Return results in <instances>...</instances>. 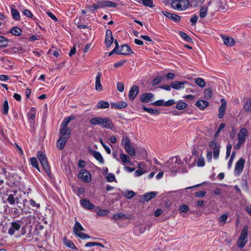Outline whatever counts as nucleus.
I'll return each mask as SVG.
<instances>
[{
    "label": "nucleus",
    "instance_id": "obj_52",
    "mask_svg": "<svg viewBox=\"0 0 251 251\" xmlns=\"http://www.w3.org/2000/svg\"><path fill=\"white\" fill-rule=\"evenodd\" d=\"M135 195V193L133 191H128L125 194V196L127 199H131Z\"/></svg>",
    "mask_w": 251,
    "mask_h": 251
},
{
    "label": "nucleus",
    "instance_id": "obj_37",
    "mask_svg": "<svg viewBox=\"0 0 251 251\" xmlns=\"http://www.w3.org/2000/svg\"><path fill=\"white\" fill-rule=\"evenodd\" d=\"M244 108L247 112L251 111V98L246 100L244 105Z\"/></svg>",
    "mask_w": 251,
    "mask_h": 251
},
{
    "label": "nucleus",
    "instance_id": "obj_54",
    "mask_svg": "<svg viewBox=\"0 0 251 251\" xmlns=\"http://www.w3.org/2000/svg\"><path fill=\"white\" fill-rule=\"evenodd\" d=\"M117 90L120 92H122L124 91V89H125V87H124V85L123 84V83L122 82H118L117 83Z\"/></svg>",
    "mask_w": 251,
    "mask_h": 251
},
{
    "label": "nucleus",
    "instance_id": "obj_62",
    "mask_svg": "<svg viewBox=\"0 0 251 251\" xmlns=\"http://www.w3.org/2000/svg\"><path fill=\"white\" fill-rule=\"evenodd\" d=\"M246 242L247 241L240 240V239H238L237 241L238 246L239 248H242L245 245Z\"/></svg>",
    "mask_w": 251,
    "mask_h": 251
},
{
    "label": "nucleus",
    "instance_id": "obj_31",
    "mask_svg": "<svg viewBox=\"0 0 251 251\" xmlns=\"http://www.w3.org/2000/svg\"><path fill=\"white\" fill-rule=\"evenodd\" d=\"M9 40L4 36H0V47H6L8 46Z\"/></svg>",
    "mask_w": 251,
    "mask_h": 251
},
{
    "label": "nucleus",
    "instance_id": "obj_2",
    "mask_svg": "<svg viewBox=\"0 0 251 251\" xmlns=\"http://www.w3.org/2000/svg\"><path fill=\"white\" fill-rule=\"evenodd\" d=\"M209 147L211 151H207L206 159L208 162H210L212 157V151H213L214 158L215 159H217L219 158L220 145L216 140H214L210 142Z\"/></svg>",
    "mask_w": 251,
    "mask_h": 251
},
{
    "label": "nucleus",
    "instance_id": "obj_43",
    "mask_svg": "<svg viewBox=\"0 0 251 251\" xmlns=\"http://www.w3.org/2000/svg\"><path fill=\"white\" fill-rule=\"evenodd\" d=\"M31 164L32 167L35 168L38 171L40 172L37 159L35 157L30 159Z\"/></svg>",
    "mask_w": 251,
    "mask_h": 251
},
{
    "label": "nucleus",
    "instance_id": "obj_61",
    "mask_svg": "<svg viewBox=\"0 0 251 251\" xmlns=\"http://www.w3.org/2000/svg\"><path fill=\"white\" fill-rule=\"evenodd\" d=\"M175 103H176V102L174 100H173V99L167 101H164V106H171V105H173V104H174Z\"/></svg>",
    "mask_w": 251,
    "mask_h": 251
},
{
    "label": "nucleus",
    "instance_id": "obj_45",
    "mask_svg": "<svg viewBox=\"0 0 251 251\" xmlns=\"http://www.w3.org/2000/svg\"><path fill=\"white\" fill-rule=\"evenodd\" d=\"M180 35L181 37L186 41L187 42H191L192 39L189 36H188L186 33L184 32L180 31L179 32Z\"/></svg>",
    "mask_w": 251,
    "mask_h": 251
},
{
    "label": "nucleus",
    "instance_id": "obj_32",
    "mask_svg": "<svg viewBox=\"0 0 251 251\" xmlns=\"http://www.w3.org/2000/svg\"><path fill=\"white\" fill-rule=\"evenodd\" d=\"M120 159L124 163H129L130 162V157L124 153L120 154Z\"/></svg>",
    "mask_w": 251,
    "mask_h": 251
},
{
    "label": "nucleus",
    "instance_id": "obj_35",
    "mask_svg": "<svg viewBox=\"0 0 251 251\" xmlns=\"http://www.w3.org/2000/svg\"><path fill=\"white\" fill-rule=\"evenodd\" d=\"M139 2L142 3L146 6L151 8H152L154 6L152 0H140Z\"/></svg>",
    "mask_w": 251,
    "mask_h": 251
},
{
    "label": "nucleus",
    "instance_id": "obj_47",
    "mask_svg": "<svg viewBox=\"0 0 251 251\" xmlns=\"http://www.w3.org/2000/svg\"><path fill=\"white\" fill-rule=\"evenodd\" d=\"M9 109L8 103L7 100H5L3 105L2 113L3 114L6 115L8 113Z\"/></svg>",
    "mask_w": 251,
    "mask_h": 251
},
{
    "label": "nucleus",
    "instance_id": "obj_16",
    "mask_svg": "<svg viewBox=\"0 0 251 251\" xmlns=\"http://www.w3.org/2000/svg\"><path fill=\"white\" fill-rule=\"evenodd\" d=\"M127 104L124 101H119L117 102H111V106L112 108L122 109L127 106Z\"/></svg>",
    "mask_w": 251,
    "mask_h": 251
},
{
    "label": "nucleus",
    "instance_id": "obj_58",
    "mask_svg": "<svg viewBox=\"0 0 251 251\" xmlns=\"http://www.w3.org/2000/svg\"><path fill=\"white\" fill-rule=\"evenodd\" d=\"M204 159L203 157H200L199 158L197 165L199 167H203L204 166Z\"/></svg>",
    "mask_w": 251,
    "mask_h": 251
},
{
    "label": "nucleus",
    "instance_id": "obj_39",
    "mask_svg": "<svg viewBox=\"0 0 251 251\" xmlns=\"http://www.w3.org/2000/svg\"><path fill=\"white\" fill-rule=\"evenodd\" d=\"M195 82L201 88H203L205 85L204 79L200 77L195 78Z\"/></svg>",
    "mask_w": 251,
    "mask_h": 251
},
{
    "label": "nucleus",
    "instance_id": "obj_14",
    "mask_svg": "<svg viewBox=\"0 0 251 251\" xmlns=\"http://www.w3.org/2000/svg\"><path fill=\"white\" fill-rule=\"evenodd\" d=\"M80 204L84 208L87 209H92L95 207V205L91 203L90 201L86 199H82L80 201Z\"/></svg>",
    "mask_w": 251,
    "mask_h": 251
},
{
    "label": "nucleus",
    "instance_id": "obj_12",
    "mask_svg": "<svg viewBox=\"0 0 251 251\" xmlns=\"http://www.w3.org/2000/svg\"><path fill=\"white\" fill-rule=\"evenodd\" d=\"M245 160L243 158H240L236 163L235 167V172L238 174L241 173L243 170Z\"/></svg>",
    "mask_w": 251,
    "mask_h": 251
},
{
    "label": "nucleus",
    "instance_id": "obj_5",
    "mask_svg": "<svg viewBox=\"0 0 251 251\" xmlns=\"http://www.w3.org/2000/svg\"><path fill=\"white\" fill-rule=\"evenodd\" d=\"M37 157L43 169L45 170L48 175L50 176L51 172L46 154L43 153L42 151H39L37 152Z\"/></svg>",
    "mask_w": 251,
    "mask_h": 251
},
{
    "label": "nucleus",
    "instance_id": "obj_55",
    "mask_svg": "<svg viewBox=\"0 0 251 251\" xmlns=\"http://www.w3.org/2000/svg\"><path fill=\"white\" fill-rule=\"evenodd\" d=\"M231 149H232V145L230 144H228L226 146V159L228 158L230 155Z\"/></svg>",
    "mask_w": 251,
    "mask_h": 251
},
{
    "label": "nucleus",
    "instance_id": "obj_40",
    "mask_svg": "<svg viewBox=\"0 0 251 251\" xmlns=\"http://www.w3.org/2000/svg\"><path fill=\"white\" fill-rule=\"evenodd\" d=\"M143 108L144 111L152 115H158L159 114V112L156 109L147 108L145 106H143Z\"/></svg>",
    "mask_w": 251,
    "mask_h": 251
},
{
    "label": "nucleus",
    "instance_id": "obj_21",
    "mask_svg": "<svg viewBox=\"0 0 251 251\" xmlns=\"http://www.w3.org/2000/svg\"><path fill=\"white\" fill-rule=\"evenodd\" d=\"M59 133L61 134V136H63L65 135V137H69L71 133V131L68 126H64L61 125V128L60 129Z\"/></svg>",
    "mask_w": 251,
    "mask_h": 251
},
{
    "label": "nucleus",
    "instance_id": "obj_22",
    "mask_svg": "<svg viewBox=\"0 0 251 251\" xmlns=\"http://www.w3.org/2000/svg\"><path fill=\"white\" fill-rule=\"evenodd\" d=\"M153 97V95L151 93H145L141 96V101L143 102H148Z\"/></svg>",
    "mask_w": 251,
    "mask_h": 251
},
{
    "label": "nucleus",
    "instance_id": "obj_60",
    "mask_svg": "<svg viewBox=\"0 0 251 251\" xmlns=\"http://www.w3.org/2000/svg\"><path fill=\"white\" fill-rule=\"evenodd\" d=\"M198 19V17L196 15H194L191 17L190 19V22L192 23V25H196Z\"/></svg>",
    "mask_w": 251,
    "mask_h": 251
},
{
    "label": "nucleus",
    "instance_id": "obj_44",
    "mask_svg": "<svg viewBox=\"0 0 251 251\" xmlns=\"http://www.w3.org/2000/svg\"><path fill=\"white\" fill-rule=\"evenodd\" d=\"M207 13V8L206 7H202L200 10V16L201 18H203L206 17Z\"/></svg>",
    "mask_w": 251,
    "mask_h": 251
},
{
    "label": "nucleus",
    "instance_id": "obj_3",
    "mask_svg": "<svg viewBox=\"0 0 251 251\" xmlns=\"http://www.w3.org/2000/svg\"><path fill=\"white\" fill-rule=\"evenodd\" d=\"M174 158H171L169 160L163 165V167L165 170H170L172 172L176 173L179 170V166L181 163V161L180 158L176 157V160L174 162Z\"/></svg>",
    "mask_w": 251,
    "mask_h": 251
},
{
    "label": "nucleus",
    "instance_id": "obj_4",
    "mask_svg": "<svg viewBox=\"0 0 251 251\" xmlns=\"http://www.w3.org/2000/svg\"><path fill=\"white\" fill-rule=\"evenodd\" d=\"M172 7L177 10H185L189 7V0H172L171 3Z\"/></svg>",
    "mask_w": 251,
    "mask_h": 251
},
{
    "label": "nucleus",
    "instance_id": "obj_26",
    "mask_svg": "<svg viewBox=\"0 0 251 251\" xmlns=\"http://www.w3.org/2000/svg\"><path fill=\"white\" fill-rule=\"evenodd\" d=\"M22 29L17 26L12 28L9 31V33H10L16 36H20L22 34Z\"/></svg>",
    "mask_w": 251,
    "mask_h": 251
},
{
    "label": "nucleus",
    "instance_id": "obj_49",
    "mask_svg": "<svg viewBox=\"0 0 251 251\" xmlns=\"http://www.w3.org/2000/svg\"><path fill=\"white\" fill-rule=\"evenodd\" d=\"M114 43L115 44V47L110 52H109V56H111L114 53H116L118 51V50L119 49V47L117 41L115 40Z\"/></svg>",
    "mask_w": 251,
    "mask_h": 251
},
{
    "label": "nucleus",
    "instance_id": "obj_64",
    "mask_svg": "<svg viewBox=\"0 0 251 251\" xmlns=\"http://www.w3.org/2000/svg\"><path fill=\"white\" fill-rule=\"evenodd\" d=\"M195 195L198 198H202L205 195V192L201 191L196 193Z\"/></svg>",
    "mask_w": 251,
    "mask_h": 251
},
{
    "label": "nucleus",
    "instance_id": "obj_51",
    "mask_svg": "<svg viewBox=\"0 0 251 251\" xmlns=\"http://www.w3.org/2000/svg\"><path fill=\"white\" fill-rule=\"evenodd\" d=\"M106 179L108 182H113L115 180V176L114 174L109 173L106 176Z\"/></svg>",
    "mask_w": 251,
    "mask_h": 251
},
{
    "label": "nucleus",
    "instance_id": "obj_33",
    "mask_svg": "<svg viewBox=\"0 0 251 251\" xmlns=\"http://www.w3.org/2000/svg\"><path fill=\"white\" fill-rule=\"evenodd\" d=\"M11 14L13 18L15 20L19 21L20 20V15L19 12L15 8H11Z\"/></svg>",
    "mask_w": 251,
    "mask_h": 251
},
{
    "label": "nucleus",
    "instance_id": "obj_29",
    "mask_svg": "<svg viewBox=\"0 0 251 251\" xmlns=\"http://www.w3.org/2000/svg\"><path fill=\"white\" fill-rule=\"evenodd\" d=\"M248 227L247 226H245L243 229L242 231L241 234L239 237V239L240 240L247 241L246 239L248 234Z\"/></svg>",
    "mask_w": 251,
    "mask_h": 251
},
{
    "label": "nucleus",
    "instance_id": "obj_25",
    "mask_svg": "<svg viewBox=\"0 0 251 251\" xmlns=\"http://www.w3.org/2000/svg\"><path fill=\"white\" fill-rule=\"evenodd\" d=\"M226 108V103H223L220 106L219 109L218 117L220 119L222 118L225 114V112Z\"/></svg>",
    "mask_w": 251,
    "mask_h": 251
},
{
    "label": "nucleus",
    "instance_id": "obj_41",
    "mask_svg": "<svg viewBox=\"0 0 251 251\" xmlns=\"http://www.w3.org/2000/svg\"><path fill=\"white\" fill-rule=\"evenodd\" d=\"M122 145L125 149L126 147L130 145V140L127 136H124L122 140Z\"/></svg>",
    "mask_w": 251,
    "mask_h": 251
},
{
    "label": "nucleus",
    "instance_id": "obj_13",
    "mask_svg": "<svg viewBox=\"0 0 251 251\" xmlns=\"http://www.w3.org/2000/svg\"><path fill=\"white\" fill-rule=\"evenodd\" d=\"M139 88L137 85L133 86L129 92V99L130 100H134L139 93Z\"/></svg>",
    "mask_w": 251,
    "mask_h": 251
},
{
    "label": "nucleus",
    "instance_id": "obj_34",
    "mask_svg": "<svg viewBox=\"0 0 251 251\" xmlns=\"http://www.w3.org/2000/svg\"><path fill=\"white\" fill-rule=\"evenodd\" d=\"M125 149L130 156H134L135 155V152L133 147L131 145H129V146L126 147Z\"/></svg>",
    "mask_w": 251,
    "mask_h": 251
},
{
    "label": "nucleus",
    "instance_id": "obj_19",
    "mask_svg": "<svg viewBox=\"0 0 251 251\" xmlns=\"http://www.w3.org/2000/svg\"><path fill=\"white\" fill-rule=\"evenodd\" d=\"M247 130L245 128H242L240 130L238 135V141H239L240 142L244 143L246 139V137L247 135Z\"/></svg>",
    "mask_w": 251,
    "mask_h": 251
},
{
    "label": "nucleus",
    "instance_id": "obj_9",
    "mask_svg": "<svg viewBox=\"0 0 251 251\" xmlns=\"http://www.w3.org/2000/svg\"><path fill=\"white\" fill-rule=\"evenodd\" d=\"M116 53L122 55H129L133 53V51L128 45H123L121 46L120 49H119Z\"/></svg>",
    "mask_w": 251,
    "mask_h": 251
},
{
    "label": "nucleus",
    "instance_id": "obj_8",
    "mask_svg": "<svg viewBox=\"0 0 251 251\" xmlns=\"http://www.w3.org/2000/svg\"><path fill=\"white\" fill-rule=\"evenodd\" d=\"M132 215H126L123 212H119L114 214L111 217V219L117 222L120 220H123L125 219H132Z\"/></svg>",
    "mask_w": 251,
    "mask_h": 251
},
{
    "label": "nucleus",
    "instance_id": "obj_63",
    "mask_svg": "<svg viewBox=\"0 0 251 251\" xmlns=\"http://www.w3.org/2000/svg\"><path fill=\"white\" fill-rule=\"evenodd\" d=\"M164 100H160L157 101H154L153 103H152V104L156 105V106H164Z\"/></svg>",
    "mask_w": 251,
    "mask_h": 251
},
{
    "label": "nucleus",
    "instance_id": "obj_42",
    "mask_svg": "<svg viewBox=\"0 0 251 251\" xmlns=\"http://www.w3.org/2000/svg\"><path fill=\"white\" fill-rule=\"evenodd\" d=\"M187 106V103L183 101H180L176 104V108L178 110H183L185 109Z\"/></svg>",
    "mask_w": 251,
    "mask_h": 251
},
{
    "label": "nucleus",
    "instance_id": "obj_17",
    "mask_svg": "<svg viewBox=\"0 0 251 251\" xmlns=\"http://www.w3.org/2000/svg\"><path fill=\"white\" fill-rule=\"evenodd\" d=\"M68 138L69 137H65V135H64L63 136H61L58 140L56 145L59 150H61L64 148L66 141Z\"/></svg>",
    "mask_w": 251,
    "mask_h": 251
},
{
    "label": "nucleus",
    "instance_id": "obj_46",
    "mask_svg": "<svg viewBox=\"0 0 251 251\" xmlns=\"http://www.w3.org/2000/svg\"><path fill=\"white\" fill-rule=\"evenodd\" d=\"M205 98L210 99L212 95V90L210 89H207L204 92Z\"/></svg>",
    "mask_w": 251,
    "mask_h": 251
},
{
    "label": "nucleus",
    "instance_id": "obj_28",
    "mask_svg": "<svg viewBox=\"0 0 251 251\" xmlns=\"http://www.w3.org/2000/svg\"><path fill=\"white\" fill-rule=\"evenodd\" d=\"M92 155L101 164L104 163V159L99 152L94 151L92 152Z\"/></svg>",
    "mask_w": 251,
    "mask_h": 251
},
{
    "label": "nucleus",
    "instance_id": "obj_18",
    "mask_svg": "<svg viewBox=\"0 0 251 251\" xmlns=\"http://www.w3.org/2000/svg\"><path fill=\"white\" fill-rule=\"evenodd\" d=\"M187 83L186 81L181 82L176 81L171 83V87L175 89L179 90L184 88V84Z\"/></svg>",
    "mask_w": 251,
    "mask_h": 251
},
{
    "label": "nucleus",
    "instance_id": "obj_7",
    "mask_svg": "<svg viewBox=\"0 0 251 251\" xmlns=\"http://www.w3.org/2000/svg\"><path fill=\"white\" fill-rule=\"evenodd\" d=\"M78 177L85 182H89L91 180V175L86 170H81L78 175Z\"/></svg>",
    "mask_w": 251,
    "mask_h": 251
},
{
    "label": "nucleus",
    "instance_id": "obj_23",
    "mask_svg": "<svg viewBox=\"0 0 251 251\" xmlns=\"http://www.w3.org/2000/svg\"><path fill=\"white\" fill-rule=\"evenodd\" d=\"M208 102L204 100H198L196 103V105L201 110H203L208 106Z\"/></svg>",
    "mask_w": 251,
    "mask_h": 251
},
{
    "label": "nucleus",
    "instance_id": "obj_1",
    "mask_svg": "<svg viewBox=\"0 0 251 251\" xmlns=\"http://www.w3.org/2000/svg\"><path fill=\"white\" fill-rule=\"evenodd\" d=\"M90 125L96 126H99L102 128L106 129H112L114 126L112 121L109 118H102L97 117L91 119L90 120Z\"/></svg>",
    "mask_w": 251,
    "mask_h": 251
},
{
    "label": "nucleus",
    "instance_id": "obj_6",
    "mask_svg": "<svg viewBox=\"0 0 251 251\" xmlns=\"http://www.w3.org/2000/svg\"><path fill=\"white\" fill-rule=\"evenodd\" d=\"M84 228L82 227L81 225L77 221L75 222V226L73 227V232L74 234L82 239H89L90 238L88 235L82 233L80 231H83Z\"/></svg>",
    "mask_w": 251,
    "mask_h": 251
},
{
    "label": "nucleus",
    "instance_id": "obj_11",
    "mask_svg": "<svg viewBox=\"0 0 251 251\" xmlns=\"http://www.w3.org/2000/svg\"><path fill=\"white\" fill-rule=\"evenodd\" d=\"M114 40L112 31L107 29L106 31L105 43L107 47H109L112 44Z\"/></svg>",
    "mask_w": 251,
    "mask_h": 251
},
{
    "label": "nucleus",
    "instance_id": "obj_57",
    "mask_svg": "<svg viewBox=\"0 0 251 251\" xmlns=\"http://www.w3.org/2000/svg\"><path fill=\"white\" fill-rule=\"evenodd\" d=\"M117 5H118V4L116 2H112L111 1L106 0V7H116Z\"/></svg>",
    "mask_w": 251,
    "mask_h": 251
},
{
    "label": "nucleus",
    "instance_id": "obj_53",
    "mask_svg": "<svg viewBox=\"0 0 251 251\" xmlns=\"http://www.w3.org/2000/svg\"><path fill=\"white\" fill-rule=\"evenodd\" d=\"M100 143H101V144L102 145V146H103V147L104 148V149H105L106 152L110 154L111 153V150L110 149L109 147H108V146H107L103 142L102 140V139H100Z\"/></svg>",
    "mask_w": 251,
    "mask_h": 251
},
{
    "label": "nucleus",
    "instance_id": "obj_10",
    "mask_svg": "<svg viewBox=\"0 0 251 251\" xmlns=\"http://www.w3.org/2000/svg\"><path fill=\"white\" fill-rule=\"evenodd\" d=\"M162 13L165 16H166L169 19H171L175 22H179L181 19L180 16H179V15L176 14L171 13L168 11H162Z\"/></svg>",
    "mask_w": 251,
    "mask_h": 251
},
{
    "label": "nucleus",
    "instance_id": "obj_50",
    "mask_svg": "<svg viewBox=\"0 0 251 251\" xmlns=\"http://www.w3.org/2000/svg\"><path fill=\"white\" fill-rule=\"evenodd\" d=\"M228 218V214H223L219 218V221L223 224H225Z\"/></svg>",
    "mask_w": 251,
    "mask_h": 251
},
{
    "label": "nucleus",
    "instance_id": "obj_30",
    "mask_svg": "<svg viewBox=\"0 0 251 251\" xmlns=\"http://www.w3.org/2000/svg\"><path fill=\"white\" fill-rule=\"evenodd\" d=\"M109 105L108 102L104 100H100L97 103V108L100 109H105L108 108Z\"/></svg>",
    "mask_w": 251,
    "mask_h": 251
},
{
    "label": "nucleus",
    "instance_id": "obj_15",
    "mask_svg": "<svg viewBox=\"0 0 251 251\" xmlns=\"http://www.w3.org/2000/svg\"><path fill=\"white\" fill-rule=\"evenodd\" d=\"M101 73L98 72L96 77L95 89L97 91H101L102 90V86L100 82Z\"/></svg>",
    "mask_w": 251,
    "mask_h": 251
},
{
    "label": "nucleus",
    "instance_id": "obj_59",
    "mask_svg": "<svg viewBox=\"0 0 251 251\" xmlns=\"http://www.w3.org/2000/svg\"><path fill=\"white\" fill-rule=\"evenodd\" d=\"M189 208L187 205L182 204L179 207V210L181 212H186L188 211Z\"/></svg>",
    "mask_w": 251,
    "mask_h": 251
},
{
    "label": "nucleus",
    "instance_id": "obj_48",
    "mask_svg": "<svg viewBox=\"0 0 251 251\" xmlns=\"http://www.w3.org/2000/svg\"><path fill=\"white\" fill-rule=\"evenodd\" d=\"M106 0L98 1L97 5H94V9H98L99 8H103L106 7Z\"/></svg>",
    "mask_w": 251,
    "mask_h": 251
},
{
    "label": "nucleus",
    "instance_id": "obj_20",
    "mask_svg": "<svg viewBox=\"0 0 251 251\" xmlns=\"http://www.w3.org/2000/svg\"><path fill=\"white\" fill-rule=\"evenodd\" d=\"M21 226L16 222H12L11 223V227L8 229V233L12 235L14 234L16 230L20 229Z\"/></svg>",
    "mask_w": 251,
    "mask_h": 251
},
{
    "label": "nucleus",
    "instance_id": "obj_24",
    "mask_svg": "<svg viewBox=\"0 0 251 251\" xmlns=\"http://www.w3.org/2000/svg\"><path fill=\"white\" fill-rule=\"evenodd\" d=\"M223 39L224 43L226 46L232 47L235 44V41L232 38L223 36Z\"/></svg>",
    "mask_w": 251,
    "mask_h": 251
},
{
    "label": "nucleus",
    "instance_id": "obj_38",
    "mask_svg": "<svg viewBox=\"0 0 251 251\" xmlns=\"http://www.w3.org/2000/svg\"><path fill=\"white\" fill-rule=\"evenodd\" d=\"M7 201L10 204H14L16 201L17 202H19V199L18 198H15L14 195L10 194L8 196Z\"/></svg>",
    "mask_w": 251,
    "mask_h": 251
},
{
    "label": "nucleus",
    "instance_id": "obj_36",
    "mask_svg": "<svg viewBox=\"0 0 251 251\" xmlns=\"http://www.w3.org/2000/svg\"><path fill=\"white\" fill-rule=\"evenodd\" d=\"M97 211V214L99 216H106L109 213V211L106 209H101L100 207H97L96 210Z\"/></svg>",
    "mask_w": 251,
    "mask_h": 251
},
{
    "label": "nucleus",
    "instance_id": "obj_56",
    "mask_svg": "<svg viewBox=\"0 0 251 251\" xmlns=\"http://www.w3.org/2000/svg\"><path fill=\"white\" fill-rule=\"evenodd\" d=\"M146 172V170L138 169L134 173V176H140Z\"/></svg>",
    "mask_w": 251,
    "mask_h": 251
},
{
    "label": "nucleus",
    "instance_id": "obj_27",
    "mask_svg": "<svg viewBox=\"0 0 251 251\" xmlns=\"http://www.w3.org/2000/svg\"><path fill=\"white\" fill-rule=\"evenodd\" d=\"M157 195L155 192H151L147 193L143 195L144 200L146 201H149L151 199L154 198Z\"/></svg>",
    "mask_w": 251,
    "mask_h": 251
}]
</instances>
